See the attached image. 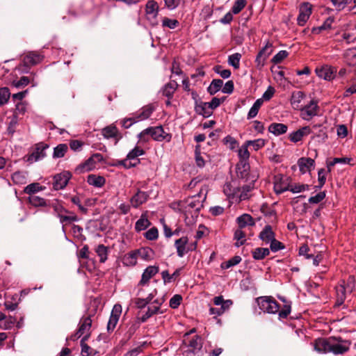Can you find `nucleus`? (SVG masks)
Returning a JSON list of instances; mask_svg holds the SVG:
<instances>
[{"mask_svg":"<svg viewBox=\"0 0 356 356\" xmlns=\"http://www.w3.org/2000/svg\"><path fill=\"white\" fill-rule=\"evenodd\" d=\"M249 146L246 144V142L239 148L238 154L240 158L239 166L243 165L245 168L248 167V159L250 157V153L248 149Z\"/></svg>","mask_w":356,"mask_h":356,"instance_id":"nucleus-18","label":"nucleus"},{"mask_svg":"<svg viewBox=\"0 0 356 356\" xmlns=\"http://www.w3.org/2000/svg\"><path fill=\"white\" fill-rule=\"evenodd\" d=\"M288 55L289 53L286 51L281 50L273 56L271 61L275 64L280 63Z\"/></svg>","mask_w":356,"mask_h":356,"instance_id":"nucleus-55","label":"nucleus"},{"mask_svg":"<svg viewBox=\"0 0 356 356\" xmlns=\"http://www.w3.org/2000/svg\"><path fill=\"white\" fill-rule=\"evenodd\" d=\"M122 313V307L120 305L116 304L113 306V309L111 311V314L107 324V330L108 332H112L118 321L119 318Z\"/></svg>","mask_w":356,"mask_h":356,"instance_id":"nucleus-10","label":"nucleus"},{"mask_svg":"<svg viewBox=\"0 0 356 356\" xmlns=\"http://www.w3.org/2000/svg\"><path fill=\"white\" fill-rule=\"evenodd\" d=\"M202 348V339L198 335L190 336V333L184 335L181 346L184 356H196Z\"/></svg>","mask_w":356,"mask_h":356,"instance_id":"nucleus-2","label":"nucleus"},{"mask_svg":"<svg viewBox=\"0 0 356 356\" xmlns=\"http://www.w3.org/2000/svg\"><path fill=\"white\" fill-rule=\"evenodd\" d=\"M137 122V120L134 115L133 117L123 119L120 123L122 127H123L124 129H129Z\"/></svg>","mask_w":356,"mask_h":356,"instance_id":"nucleus-62","label":"nucleus"},{"mask_svg":"<svg viewBox=\"0 0 356 356\" xmlns=\"http://www.w3.org/2000/svg\"><path fill=\"white\" fill-rule=\"evenodd\" d=\"M29 83V79L27 76H22L18 81H13L12 85L17 88L24 87Z\"/></svg>","mask_w":356,"mask_h":356,"instance_id":"nucleus-59","label":"nucleus"},{"mask_svg":"<svg viewBox=\"0 0 356 356\" xmlns=\"http://www.w3.org/2000/svg\"><path fill=\"white\" fill-rule=\"evenodd\" d=\"M276 180L274 184V189L276 193H282L286 191H290V186L287 182L288 179L283 177H275Z\"/></svg>","mask_w":356,"mask_h":356,"instance_id":"nucleus-21","label":"nucleus"},{"mask_svg":"<svg viewBox=\"0 0 356 356\" xmlns=\"http://www.w3.org/2000/svg\"><path fill=\"white\" fill-rule=\"evenodd\" d=\"M89 338V334H86L84 336L81 340V355L82 356H89L90 355L91 348L86 343V341Z\"/></svg>","mask_w":356,"mask_h":356,"instance_id":"nucleus-48","label":"nucleus"},{"mask_svg":"<svg viewBox=\"0 0 356 356\" xmlns=\"http://www.w3.org/2000/svg\"><path fill=\"white\" fill-rule=\"evenodd\" d=\"M149 127L144 129L142 131L140 134L138 135V138L139 140V143H145L149 142L151 136H150V131Z\"/></svg>","mask_w":356,"mask_h":356,"instance_id":"nucleus-56","label":"nucleus"},{"mask_svg":"<svg viewBox=\"0 0 356 356\" xmlns=\"http://www.w3.org/2000/svg\"><path fill=\"white\" fill-rule=\"evenodd\" d=\"M253 188V185L248 184L242 187V191H241L240 195H238L239 201L246 200L249 198V193Z\"/></svg>","mask_w":356,"mask_h":356,"instance_id":"nucleus-52","label":"nucleus"},{"mask_svg":"<svg viewBox=\"0 0 356 356\" xmlns=\"http://www.w3.org/2000/svg\"><path fill=\"white\" fill-rule=\"evenodd\" d=\"M154 111V108L152 106H146L142 108L140 113L134 115V117L138 122L146 120L149 118Z\"/></svg>","mask_w":356,"mask_h":356,"instance_id":"nucleus-30","label":"nucleus"},{"mask_svg":"<svg viewBox=\"0 0 356 356\" xmlns=\"http://www.w3.org/2000/svg\"><path fill=\"white\" fill-rule=\"evenodd\" d=\"M148 196L147 193L138 191L136 195L131 197V204L134 207L137 208L147 200Z\"/></svg>","mask_w":356,"mask_h":356,"instance_id":"nucleus-22","label":"nucleus"},{"mask_svg":"<svg viewBox=\"0 0 356 356\" xmlns=\"http://www.w3.org/2000/svg\"><path fill=\"white\" fill-rule=\"evenodd\" d=\"M238 228L243 229L247 226H253L255 222L250 214L244 213L236 218Z\"/></svg>","mask_w":356,"mask_h":356,"instance_id":"nucleus-23","label":"nucleus"},{"mask_svg":"<svg viewBox=\"0 0 356 356\" xmlns=\"http://www.w3.org/2000/svg\"><path fill=\"white\" fill-rule=\"evenodd\" d=\"M188 243V238L187 236L181 237L179 239H177L175 242V246L177 250V255L179 257H183L185 254L187 253L188 250L186 248V245Z\"/></svg>","mask_w":356,"mask_h":356,"instance_id":"nucleus-15","label":"nucleus"},{"mask_svg":"<svg viewBox=\"0 0 356 356\" xmlns=\"http://www.w3.org/2000/svg\"><path fill=\"white\" fill-rule=\"evenodd\" d=\"M177 87L178 84L176 81H172L169 82L165 85L162 90L163 95L167 97L169 99L172 98Z\"/></svg>","mask_w":356,"mask_h":356,"instance_id":"nucleus-26","label":"nucleus"},{"mask_svg":"<svg viewBox=\"0 0 356 356\" xmlns=\"http://www.w3.org/2000/svg\"><path fill=\"white\" fill-rule=\"evenodd\" d=\"M151 138L158 142H170L172 139V135L164 131L162 126L149 127Z\"/></svg>","mask_w":356,"mask_h":356,"instance_id":"nucleus-6","label":"nucleus"},{"mask_svg":"<svg viewBox=\"0 0 356 356\" xmlns=\"http://www.w3.org/2000/svg\"><path fill=\"white\" fill-rule=\"evenodd\" d=\"M325 197V193L320 192L314 196L309 198V202L311 204H318L321 202Z\"/></svg>","mask_w":356,"mask_h":356,"instance_id":"nucleus-64","label":"nucleus"},{"mask_svg":"<svg viewBox=\"0 0 356 356\" xmlns=\"http://www.w3.org/2000/svg\"><path fill=\"white\" fill-rule=\"evenodd\" d=\"M269 254V249L266 248H257L252 251V257L256 260H261Z\"/></svg>","mask_w":356,"mask_h":356,"instance_id":"nucleus-36","label":"nucleus"},{"mask_svg":"<svg viewBox=\"0 0 356 356\" xmlns=\"http://www.w3.org/2000/svg\"><path fill=\"white\" fill-rule=\"evenodd\" d=\"M305 97V95L302 91H296L293 92L291 98V104L293 107L296 109H300L302 107L300 103Z\"/></svg>","mask_w":356,"mask_h":356,"instance_id":"nucleus-25","label":"nucleus"},{"mask_svg":"<svg viewBox=\"0 0 356 356\" xmlns=\"http://www.w3.org/2000/svg\"><path fill=\"white\" fill-rule=\"evenodd\" d=\"M263 102H264V101L262 100V99H258L255 101V102L254 103V104L252 105V106L251 107V108L250 109V111L248 112V119L253 118L257 115L258 111H259L260 107L261 106Z\"/></svg>","mask_w":356,"mask_h":356,"instance_id":"nucleus-41","label":"nucleus"},{"mask_svg":"<svg viewBox=\"0 0 356 356\" xmlns=\"http://www.w3.org/2000/svg\"><path fill=\"white\" fill-rule=\"evenodd\" d=\"M312 13V6L307 2L302 3L299 9V15L297 19L299 26H304L309 19Z\"/></svg>","mask_w":356,"mask_h":356,"instance_id":"nucleus-9","label":"nucleus"},{"mask_svg":"<svg viewBox=\"0 0 356 356\" xmlns=\"http://www.w3.org/2000/svg\"><path fill=\"white\" fill-rule=\"evenodd\" d=\"M257 301L259 309L264 312L275 314L279 312V304L270 296L259 297L257 299Z\"/></svg>","mask_w":356,"mask_h":356,"instance_id":"nucleus-4","label":"nucleus"},{"mask_svg":"<svg viewBox=\"0 0 356 356\" xmlns=\"http://www.w3.org/2000/svg\"><path fill=\"white\" fill-rule=\"evenodd\" d=\"M241 261V258L240 256H234L232 259L228 261L222 263L221 264V268L224 269H227L232 266H236L239 264Z\"/></svg>","mask_w":356,"mask_h":356,"instance_id":"nucleus-50","label":"nucleus"},{"mask_svg":"<svg viewBox=\"0 0 356 356\" xmlns=\"http://www.w3.org/2000/svg\"><path fill=\"white\" fill-rule=\"evenodd\" d=\"M234 238L236 240L235 243L236 247L242 245L245 242V234L241 228H238L235 231Z\"/></svg>","mask_w":356,"mask_h":356,"instance_id":"nucleus-45","label":"nucleus"},{"mask_svg":"<svg viewBox=\"0 0 356 356\" xmlns=\"http://www.w3.org/2000/svg\"><path fill=\"white\" fill-rule=\"evenodd\" d=\"M287 126L281 123H273L268 127V131L276 135L279 136L287 131Z\"/></svg>","mask_w":356,"mask_h":356,"instance_id":"nucleus-27","label":"nucleus"},{"mask_svg":"<svg viewBox=\"0 0 356 356\" xmlns=\"http://www.w3.org/2000/svg\"><path fill=\"white\" fill-rule=\"evenodd\" d=\"M314 159L308 157H302L298 161L300 171L302 174L310 172L314 168Z\"/></svg>","mask_w":356,"mask_h":356,"instance_id":"nucleus-14","label":"nucleus"},{"mask_svg":"<svg viewBox=\"0 0 356 356\" xmlns=\"http://www.w3.org/2000/svg\"><path fill=\"white\" fill-rule=\"evenodd\" d=\"M318 103L314 100H311L310 102L305 105L304 107H301L300 110L302 111V117L304 120H309L313 116L317 115Z\"/></svg>","mask_w":356,"mask_h":356,"instance_id":"nucleus-11","label":"nucleus"},{"mask_svg":"<svg viewBox=\"0 0 356 356\" xmlns=\"http://www.w3.org/2000/svg\"><path fill=\"white\" fill-rule=\"evenodd\" d=\"M145 236L148 240H155L159 236L158 229L156 227H152L145 232Z\"/></svg>","mask_w":356,"mask_h":356,"instance_id":"nucleus-61","label":"nucleus"},{"mask_svg":"<svg viewBox=\"0 0 356 356\" xmlns=\"http://www.w3.org/2000/svg\"><path fill=\"white\" fill-rule=\"evenodd\" d=\"M137 255L135 250L126 254L122 259V263L127 266H134L137 264Z\"/></svg>","mask_w":356,"mask_h":356,"instance_id":"nucleus-29","label":"nucleus"},{"mask_svg":"<svg viewBox=\"0 0 356 356\" xmlns=\"http://www.w3.org/2000/svg\"><path fill=\"white\" fill-rule=\"evenodd\" d=\"M224 193L229 198H234L236 195V188L230 183H226L223 187Z\"/></svg>","mask_w":356,"mask_h":356,"instance_id":"nucleus-54","label":"nucleus"},{"mask_svg":"<svg viewBox=\"0 0 356 356\" xmlns=\"http://www.w3.org/2000/svg\"><path fill=\"white\" fill-rule=\"evenodd\" d=\"M179 22L177 19H172L168 17H164L162 21V25L164 27H168L169 29H173L177 27Z\"/></svg>","mask_w":356,"mask_h":356,"instance_id":"nucleus-57","label":"nucleus"},{"mask_svg":"<svg viewBox=\"0 0 356 356\" xmlns=\"http://www.w3.org/2000/svg\"><path fill=\"white\" fill-rule=\"evenodd\" d=\"M246 144L248 146H252L253 149L257 151L265 145L266 141L264 139L259 138L254 140H247Z\"/></svg>","mask_w":356,"mask_h":356,"instance_id":"nucleus-51","label":"nucleus"},{"mask_svg":"<svg viewBox=\"0 0 356 356\" xmlns=\"http://www.w3.org/2000/svg\"><path fill=\"white\" fill-rule=\"evenodd\" d=\"M88 183L95 187H102L105 184V179L101 176L90 175L88 177Z\"/></svg>","mask_w":356,"mask_h":356,"instance_id":"nucleus-34","label":"nucleus"},{"mask_svg":"<svg viewBox=\"0 0 356 356\" xmlns=\"http://www.w3.org/2000/svg\"><path fill=\"white\" fill-rule=\"evenodd\" d=\"M187 207L189 209H193L196 211L200 210L202 207V202L200 200L199 197H191L187 199L186 200Z\"/></svg>","mask_w":356,"mask_h":356,"instance_id":"nucleus-32","label":"nucleus"},{"mask_svg":"<svg viewBox=\"0 0 356 356\" xmlns=\"http://www.w3.org/2000/svg\"><path fill=\"white\" fill-rule=\"evenodd\" d=\"M195 110L197 114L201 115L204 118H208L213 113V111L207 102H200L197 104Z\"/></svg>","mask_w":356,"mask_h":356,"instance_id":"nucleus-24","label":"nucleus"},{"mask_svg":"<svg viewBox=\"0 0 356 356\" xmlns=\"http://www.w3.org/2000/svg\"><path fill=\"white\" fill-rule=\"evenodd\" d=\"M214 71L223 79H227L231 75V71L229 70H223L220 65L216 66Z\"/></svg>","mask_w":356,"mask_h":356,"instance_id":"nucleus-60","label":"nucleus"},{"mask_svg":"<svg viewBox=\"0 0 356 356\" xmlns=\"http://www.w3.org/2000/svg\"><path fill=\"white\" fill-rule=\"evenodd\" d=\"M350 341L341 337L320 338L314 342V350L319 353H332L334 355L346 353L350 346Z\"/></svg>","mask_w":356,"mask_h":356,"instance_id":"nucleus-1","label":"nucleus"},{"mask_svg":"<svg viewBox=\"0 0 356 356\" xmlns=\"http://www.w3.org/2000/svg\"><path fill=\"white\" fill-rule=\"evenodd\" d=\"M275 237L273 228L269 225H266L259 235V238L266 243H269Z\"/></svg>","mask_w":356,"mask_h":356,"instance_id":"nucleus-20","label":"nucleus"},{"mask_svg":"<svg viewBox=\"0 0 356 356\" xmlns=\"http://www.w3.org/2000/svg\"><path fill=\"white\" fill-rule=\"evenodd\" d=\"M92 325V320L90 317H86L83 319H81L80 323V327L78 330L79 332V334H84L85 333L88 332V331L90 329Z\"/></svg>","mask_w":356,"mask_h":356,"instance_id":"nucleus-37","label":"nucleus"},{"mask_svg":"<svg viewBox=\"0 0 356 356\" xmlns=\"http://www.w3.org/2000/svg\"><path fill=\"white\" fill-rule=\"evenodd\" d=\"M343 38L347 41L348 43L353 42L356 40V28L353 27L349 30L346 31L343 33Z\"/></svg>","mask_w":356,"mask_h":356,"instance_id":"nucleus-46","label":"nucleus"},{"mask_svg":"<svg viewBox=\"0 0 356 356\" xmlns=\"http://www.w3.org/2000/svg\"><path fill=\"white\" fill-rule=\"evenodd\" d=\"M145 13L147 17L156 19L159 13V5L154 0L147 1L145 6Z\"/></svg>","mask_w":356,"mask_h":356,"instance_id":"nucleus-19","label":"nucleus"},{"mask_svg":"<svg viewBox=\"0 0 356 356\" xmlns=\"http://www.w3.org/2000/svg\"><path fill=\"white\" fill-rule=\"evenodd\" d=\"M43 57L39 54L30 52L23 58L24 65L26 67L35 65L40 63Z\"/></svg>","mask_w":356,"mask_h":356,"instance_id":"nucleus-17","label":"nucleus"},{"mask_svg":"<svg viewBox=\"0 0 356 356\" xmlns=\"http://www.w3.org/2000/svg\"><path fill=\"white\" fill-rule=\"evenodd\" d=\"M355 288V280L353 277H349L347 282H341L335 288L337 295V304L341 305L343 303L346 293H350Z\"/></svg>","mask_w":356,"mask_h":356,"instance_id":"nucleus-3","label":"nucleus"},{"mask_svg":"<svg viewBox=\"0 0 356 356\" xmlns=\"http://www.w3.org/2000/svg\"><path fill=\"white\" fill-rule=\"evenodd\" d=\"M246 4V0H236L232 8V13L234 14L239 13L245 7Z\"/></svg>","mask_w":356,"mask_h":356,"instance_id":"nucleus-49","label":"nucleus"},{"mask_svg":"<svg viewBox=\"0 0 356 356\" xmlns=\"http://www.w3.org/2000/svg\"><path fill=\"white\" fill-rule=\"evenodd\" d=\"M95 161L90 157L83 163L79 165L76 168V170L79 172L90 171L95 168Z\"/></svg>","mask_w":356,"mask_h":356,"instance_id":"nucleus-35","label":"nucleus"},{"mask_svg":"<svg viewBox=\"0 0 356 356\" xmlns=\"http://www.w3.org/2000/svg\"><path fill=\"white\" fill-rule=\"evenodd\" d=\"M102 134L106 138H115L118 134V129L115 126H108L102 130Z\"/></svg>","mask_w":356,"mask_h":356,"instance_id":"nucleus-38","label":"nucleus"},{"mask_svg":"<svg viewBox=\"0 0 356 356\" xmlns=\"http://www.w3.org/2000/svg\"><path fill=\"white\" fill-rule=\"evenodd\" d=\"M49 147V145L44 143H38L35 145V149L27 156L26 161L32 163L46 156L45 150Z\"/></svg>","mask_w":356,"mask_h":356,"instance_id":"nucleus-7","label":"nucleus"},{"mask_svg":"<svg viewBox=\"0 0 356 356\" xmlns=\"http://www.w3.org/2000/svg\"><path fill=\"white\" fill-rule=\"evenodd\" d=\"M12 180L16 184H24L26 183V172L17 171L12 175Z\"/></svg>","mask_w":356,"mask_h":356,"instance_id":"nucleus-43","label":"nucleus"},{"mask_svg":"<svg viewBox=\"0 0 356 356\" xmlns=\"http://www.w3.org/2000/svg\"><path fill=\"white\" fill-rule=\"evenodd\" d=\"M29 202L34 207H43L46 205L44 199L35 195H31L29 197Z\"/></svg>","mask_w":356,"mask_h":356,"instance_id":"nucleus-47","label":"nucleus"},{"mask_svg":"<svg viewBox=\"0 0 356 356\" xmlns=\"http://www.w3.org/2000/svg\"><path fill=\"white\" fill-rule=\"evenodd\" d=\"M42 190V187L38 183H33L25 187L24 191L26 194L33 195V193Z\"/></svg>","mask_w":356,"mask_h":356,"instance_id":"nucleus-53","label":"nucleus"},{"mask_svg":"<svg viewBox=\"0 0 356 356\" xmlns=\"http://www.w3.org/2000/svg\"><path fill=\"white\" fill-rule=\"evenodd\" d=\"M316 73L318 77L328 81L332 79L334 76V70L329 65L317 67L316 69Z\"/></svg>","mask_w":356,"mask_h":356,"instance_id":"nucleus-13","label":"nucleus"},{"mask_svg":"<svg viewBox=\"0 0 356 356\" xmlns=\"http://www.w3.org/2000/svg\"><path fill=\"white\" fill-rule=\"evenodd\" d=\"M150 225V222L145 215H142L140 218L136 221L135 225V229L136 232L145 230Z\"/></svg>","mask_w":356,"mask_h":356,"instance_id":"nucleus-33","label":"nucleus"},{"mask_svg":"<svg viewBox=\"0 0 356 356\" xmlns=\"http://www.w3.org/2000/svg\"><path fill=\"white\" fill-rule=\"evenodd\" d=\"M68 151V146L67 144L61 143L58 145L56 147L54 148L53 152V158L54 159H60L63 158L67 152Z\"/></svg>","mask_w":356,"mask_h":356,"instance_id":"nucleus-31","label":"nucleus"},{"mask_svg":"<svg viewBox=\"0 0 356 356\" xmlns=\"http://www.w3.org/2000/svg\"><path fill=\"white\" fill-rule=\"evenodd\" d=\"M144 154L145 151L143 149L136 146L127 154V158L120 162V164L126 168L134 167L136 165L137 162L132 163V160H135L138 156H142Z\"/></svg>","mask_w":356,"mask_h":356,"instance_id":"nucleus-5","label":"nucleus"},{"mask_svg":"<svg viewBox=\"0 0 356 356\" xmlns=\"http://www.w3.org/2000/svg\"><path fill=\"white\" fill-rule=\"evenodd\" d=\"M241 54L239 53L233 54L228 57V63L234 69H238L240 66V60Z\"/></svg>","mask_w":356,"mask_h":356,"instance_id":"nucleus-44","label":"nucleus"},{"mask_svg":"<svg viewBox=\"0 0 356 356\" xmlns=\"http://www.w3.org/2000/svg\"><path fill=\"white\" fill-rule=\"evenodd\" d=\"M138 258H140L145 261H149L152 258L153 251L149 248H141L135 250Z\"/></svg>","mask_w":356,"mask_h":356,"instance_id":"nucleus-28","label":"nucleus"},{"mask_svg":"<svg viewBox=\"0 0 356 356\" xmlns=\"http://www.w3.org/2000/svg\"><path fill=\"white\" fill-rule=\"evenodd\" d=\"M223 86V81L221 79H213L208 87V92L211 95H214L218 92Z\"/></svg>","mask_w":356,"mask_h":356,"instance_id":"nucleus-39","label":"nucleus"},{"mask_svg":"<svg viewBox=\"0 0 356 356\" xmlns=\"http://www.w3.org/2000/svg\"><path fill=\"white\" fill-rule=\"evenodd\" d=\"M72 177L69 171H63L54 177L53 187L55 190L63 189Z\"/></svg>","mask_w":356,"mask_h":356,"instance_id":"nucleus-8","label":"nucleus"},{"mask_svg":"<svg viewBox=\"0 0 356 356\" xmlns=\"http://www.w3.org/2000/svg\"><path fill=\"white\" fill-rule=\"evenodd\" d=\"M312 133V129L309 126L303 127L289 135V140L293 143H298Z\"/></svg>","mask_w":356,"mask_h":356,"instance_id":"nucleus-12","label":"nucleus"},{"mask_svg":"<svg viewBox=\"0 0 356 356\" xmlns=\"http://www.w3.org/2000/svg\"><path fill=\"white\" fill-rule=\"evenodd\" d=\"M159 271V268L154 266H148L143 272L139 286L145 285L149 280L155 275Z\"/></svg>","mask_w":356,"mask_h":356,"instance_id":"nucleus-16","label":"nucleus"},{"mask_svg":"<svg viewBox=\"0 0 356 356\" xmlns=\"http://www.w3.org/2000/svg\"><path fill=\"white\" fill-rule=\"evenodd\" d=\"M10 97V92L7 87L0 88V107L6 104Z\"/></svg>","mask_w":356,"mask_h":356,"instance_id":"nucleus-42","label":"nucleus"},{"mask_svg":"<svg viewBox=\"0 0 356 356\" xmlns=\"http://www.w3.org/2000/svg\"><path fill=\"white\" fill-rule=\"evenodd\" d=\"M346 62L349 65H355L356 63V52L353 49H350L346 53Z\"/></svg>","mask_w":356,"mask_h":356,"instance_id":"nucleus-58","label":"nucleus"},{"mask_svg":"<svg viewBox=\"0 0 356 356\" xmlns=\"http://www.w3.org/2000/svg\"><path fill=\"white\" fill-rule=\"evenodd\" d=\"M95 252L99 257V261L104 263L107 260L108 248L102 244L97 245Z\"/></svg>","mask_w":356,"mask_h":356,"instance_id":"nucleus-40","label":"nucleus"},{"mask_svg":"<svg viewBox=\"0 0 356 356\" xmlns=\"http://www.w3.org/2000/svg\"><path fill=\"white\" fill-rule=\"evenodd\" d=\"M153 296V293H151L146 298H138L136 302L138 307H145L152 300Z\"/></svg>","mask_w":356,"mask_h":356,"instance_id":"nucleus-63","label":"nucleus"}]
</instances>
